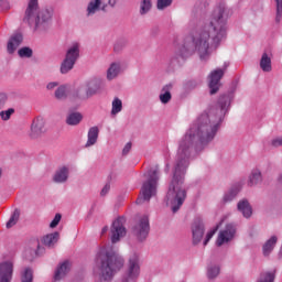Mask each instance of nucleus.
<instances>
[{
	"label": "nucleus",
	"instance_id": "nucleus-15",
	"mask_svg": "<svg viewBox=\"0 0 282 282\" xmlns=\"http://www.w3.org/2000/svg\"><path fill=\"white\" fill-rule=\"evenodd\" d=\"M23 43V35L21 33H15L11 36L8 42V52L9 54H13V52Z\"/></svg>",
	"mask_w": 282,
	"mask_h": 282
},
{
	"label": "nucleus",
	"instance_id": "nucleus-25",
	"mask_svg": "<svg viewBox=\"0 0 282 282\" xmlns=\"http://www.w3.org/2000/svg\"><path fill=\"white\" fill-rule=\"evenodd\" d=\"M99 8H100V0H91L87 7L88 17H91V14H96Z\"/></svg>",
	"mask_w": 282,
	"mask_h": 282
},
{
	"label": "nucleus",
	"instance_id": "nucleus-45",
	"mask_svg": "<svg viewBox=\"0 0 282 282\" xmlns=\"http://www.w3.org/2000/svg\"><path fill=\"white\" fill-rule=\"evenodd\" d=\"M110 188H111V186L109 184H106L104 186V188L101 189V195H107V193H109Z\"/></svg>",
	"mask_w": 282,
	"mask_h": 282
},
{
	"label": "nucleus",
	"instance_id": "nucleus-47",
	"mask_svg": "<svg viewBox=\"0 0 282 282\" xmlns=\"http://www.w3.org/2000/svg\"><path fill=\"white\" fill-rule=\"evenodd\" d=\"M3 6H6V8H9V4L6 0H0V8H3Z\"/></svg>",
	"mask_w": 282,
	"mask_h": 282
},
{
	"label": "nucleus",
	"instance_id": "nucleus-30",
	"mask_svg": "<svg viewBox=\"0 0 282 282\" xmlns=\"http://www.w3.org/2000/svg\"><path fill=\"white\" fill-rule=\"evenodd\" d=\"M55 97L57 98V100H65V98H67V87H58L55 91Z\"/></svg>",
	"mask_w": 282,
	"mask_h": 282
},
{
	"label": "nucleus",
	"instance_id": "nucleus-6",
	"mask_svg": "<svg viewBox=\"0 0 282 282\" xmlns=\"http://www.w3.org/2000/svg\"><path fill=\"white\" fill-rule=\"evenodd\" d=\"M79 55H80V45L78 43H74L66 53V57L61 66V72L63 74H67V72H70V69H74V65H76V61H78Z\"/></svg>",
	"mask_w": 282,
	"mask_h": 282
},
{
	"label": "nucleus",
	"instance_id": "nucleus-44",
	"mask_svg": "<svg viewBox=\"0 0 282 282\" xmlns=\"http://www.w3.org/2000/svg\"><path fill=\"white\" fill-rule=\"evenodd\" d=\"M273 147H282V138H278L272 141Z\"/></svg>",
	"mask_w": 282,
	"mask_h": 282
},
{
	"label": "nucleus",
	"instance_id": "nucleus-12",
	"mask_svg": "<svg viewBox=\"0 0 282 282\" xmlns=\"http://www.w3.org/2000/svg\"><path fill=\"white\" fill-rule=\"evenodd\" d=\"M224 77V69L218 68L209 75V89L210 94H217L219 91V80Z\"/></svg>",
	"mask_w": 282,
	"mask_h": 282
},
{
	"label": "nucleus",
	"instance_id": "nucleus-48",
	"mask_svg": "<svg viewBox=\"0 0 282 282\" xmlns=\"http://www.w3.org/2000/svg\"><path fill=\"white\" fill-rule=\"evenodd\" d=\"M107 230H109V227H104L101 230V235H106Z\"/></svg>",
	"mask_w": 282,
	"mask_h": 282
},
{
	"label": "nucleus",
	"instance_id": "nucleus-37",
	"mask_svg": "<svg viewBox=\"0 0 282 282\" xmlns=\"http://www.w3.org/2000/svg\"><path fill=\"white\" fill-rule=\"evenodd\" d=\"M173 3V0H158L156 8L158 10H164V8H169Z\"/></svg>",
	"mask_w": 282,
	"mask_h": 282
},
{
	"label": "nucleus",
	"instance_id": "nucleus-9",
	"mask_svg": "<svg viewBox=\"0 0 282 282\" xmlns=\"http://www.w3.org/2000/svg\"><path fill=\"white\" fill-rule=\"evenodd\" d=\"M124 221H127L124 217H119L112 223L110 229V239L112 243H118L122 237H126L127 228H124Z\"/></svg>",
	"mask_w": 282,
	"mask_h": 282
},
{
	"label": "nucleus",
	"instance_id": "nucleus-32",
	"mask_svg": "<svg viewBox=\"0 0 282 282\" xmlns=\"http://www.w3.org/2000/svg\"><path fill=\"white\" fill-rule=\"evenodd\" d=\"M219 275V267H208L207 269V276L208 279H215L216 276Z\"/></svg>",
	"mask_w": 282,
	"mask_h": 282
},
{
	"label": "nucleus",
	"instance_id": "nucleus-42",
	"mask_svg": "<svg viewBox=\"0 0 282 282\" xmlns=\"http://www.w3.org/2000/svg\"><path fill=\"white\" fill-rule=\"evenodd\" d=\"M61 219H62L61 214H56L54 219L50 224V228H56V226H58V224H61Z\"/></svg>",
	"mask_w": 282,
	"mask_h": 282
},
{
	"label": "nucleus",
	"instance_id": "nucleus-1",
	"mask_svg": "<svg viewBox=\"0 0 282 282\" xmlns=\"http://www.w3.org/2000/svg\"><path fill=\"white\" fill-rule=\"evenodd\" d=\"M229 105L230 97H220L219 108H212L209 112L200 115L196 123L191 127L181 140L173 178L166 195L167 206H171L173 213H177L186 199V188L182 184H184V175H186V169H188L191 147L197 144V142H200V144L210 142L215 138L219 130V124H221V118L226 113V107Z\"/></svg>",
	"mask_w": 282,
	"mask_h": 282
},
{
	"label": "nucleus",
	"instance_id": "nucleus-2",
	"mask_svg": "<svg viewBox=\"0 0 282 282\" xmlns=\"http://www.w3.org/2000/svg\"><path fill=\"white\" fill-rule=\"evenodd\" d=\"M228 17H230V10L225 4L216 7L210 20L193 34L192 43L188 41L185 42L181 48V57L187 58V56H191L195 52L199 54L202 61L210 56L213 50H217L221 40L226 39Z\"/></svg>",
	"mask_w": 282,
	"mask_h": 282
},
{
	"label": "nucleus",
	"instance_id": "nucleus-46",
	"mask_svg": "<svg viewBox=\"0 0 282 282\" xmlns=\"http://www.w3.org/2000/svg\"><path fill=\"white\" fill-rule=\"evenodd\" d=\"M54 87H58V83L53 82V83L47 84V86H46L47 89H54Z\"/></svg>",
	"mask_w": 282,
	"mask_h": 282
},
{
	"label": "nucleus",
	"instance_id": "nucleus-38",
	"mask_svg": "<svg viewBox=\"0 0 282 282\" xmlns=\"http://www.w3.org/2000/svg\"><path fill=\"white\" fill-rule=\"evenodd\" d=\"M14 113V108H10L8 110H3L0 112V117L2 120H10V117Z\"/></svg>",
	"mask_w": 282,
	"mask_h": 282
},
{
	"label": "nucleus",
	"instance_id": "nucleus-14",
	"mask_svg": "<svg viewBox=\"0 0 282 282\" xmlns=\"http://www.w3.org/2000/svg\"><path fill=\"white\" fill-rule=\"evenodd\" d=\"M12 262H3L0 264V282H11L13 272Z\"/></svg>",
	"mask_w": 282,
	"mask_h": 282
},
{
	"label": "nucleus",
	"instance_id": "nucleus-29",
	"mask_svg": "<svg viewBox=\"0 0 282 282\" xmlns=\"http://www.w3.org/2000/svg\"><path fill=\"white\" fill-rule=\"evenodd\" d=\"M171 87H173L172 85H166L163 88V94L160 95V100L161 102H163V105H166V102H169V100H171V91H169V89H171Z\"/></svg>",
	"mask_w": 282,
	"mask_h": 282
},
{
	"label": "nucleus",
	"instance_id": "nucleus-41",
	"mask_svg": "<svg viewBox=\"0 0 282 282\" xmlns=\"http://www.w3.org/2000/svg\"><path fill=\"white\" fill-rule=\"evenodd\" d=\"M8 102V94L0 93V109H3Z\"/></svg>",
	"mask_w": 282,
	"mask_h": 282
},
{
	"label": "nucleus",
	"instance_id": "nucleus-31",
	"mask_svg": "<svg viewBox=\"0 0 282 282\" xmlns=\"http://www.w3.org/2000/svg\"><path fill=\"white\" fill-rule=\"evenodd\" d=\"M258 282H274V271L262 273Z\"/></svg>",
	"mask_w": 282,
	"mask_h": 282
},
{
	"label": "nucleus",
	"instance_id": "nucleus-5",
	"mask_svg": "<svg viewBox=\"0 0 282 282\" xmlns=\"http://www.w3.org/2000/svg\"><path fill=\"white\" fill-rule=\"evenodd\" d=\"M145 181L141 187L140 196L137 198V204L149 202L155 193H158V182L160 181V170L158 167L150 169L144 174Z\"/></svg>",
	"mask_w": 282,
	"mask_h": 282
},
{
	"label": "nucleus",
	"instance_id": "nucleus-17",
	"mask_svg": "<svg viewBox=\"0 0 282 282\" xmlns=\"http://www.w3.org/2000/svg\"><path fill=\"white\" fill-rule=\"evenodd\" d=\"M69 177V167L67 166H62L59 167L54 176L53 180L54 182H56L57 184H63V182H65L67 178Z\"/></svg>",
	"mask_w": 282,
	"mask_h": 282
},
{
	"label": "nucleus",
	"instance_id": "nucleus-22",
	"mask_svg": "<svg viewBox=\"0 0 282 282\" xmlns=\"http://www.w3.org/2000/svg\"><path fill=\"white\" fill-rule=\"evenodd\" d=\"M260 67L262 72H272V59L268 56L267 53L262 55Z\"/></svg>",
	"mask_w": 282,
	"mask_h": 282
},
{
	"label": "nucleus",
	"instance_id": "nucleus-33",
	"mask_svg": "<svg viewBox=\"0 0 282 282\" xmlns=\"http://www.w3.org/2000/svg\"><path fill=\"white\" fill-rule=\"evenodd\" d=\"M22 282H32L33 281V274L31 269H25L22 273L21 278Z\"/></svg>",
	"mask_w": 282,
	"mask_h": 282
},
{
	"label": "nucleus",
	"instance_id": "nucleus-26",
	"mask_svg": "<svg viewBox=\"0 0 282 282\" xmlns=\"http://www.w3.org/2000/svg\"><path fill=\"white\" fill-rule=\"evenodd\" d=\"M122 111V100L120 98L116 97L112 100V109H111V116H118Z\"/></svg>",
	"mask_w": 282,
	"mask_h": 282
},
{
	"label": "nucleus",
	"instance_id": "nucleus-39",
	"mask_svg": "<svg viewBox=\"0 0 282 282\" xmlns=\"http://www.w3.org/2000/svg\"><path fill=\"white\" fill-rule=\"evenodd\" d=\"M237 193H239V189H232L231 192H229L228 194L225 195L224 199L226 202H232V199H235V197H237Z\"/></svg>",
	"mask_w": 282,
	"mask_h": 282
},
{
	"label": "nucleus",
	"instance_id": "nucleus-21",
	"mask_svg": "<svg viewBox=\"0 0 282 282\" xmlns=\"http://www.w3.org/2000/svg\"><path fill=\"white\" fill-rule=\"evenodd\" d=\"M276 241H278L276 236H273L263 245L264 257L270 256V252H272V250H274V246H276Z\"/></svg>",
	"mask_w": 282,
	"mask_h": 282
},
{
	"label": "nucleus",
	"instance_id": "nucleus-18",
	"mask_svg": "<svg viewBox=\"0 0 282 282\" xmlns=\"http://www.w3.org/2000/svg\"><path fill=\"white\" fill-rule=\"evenodd\" d=\"M70 268L72 265L69 264V261H64L62 264H59L55 271V281H61V279H63V276L69 272Z\"/></svg>",
	"mask_w": 282,
	"mask_h": 282
},
{
	"label": "nucleus",
	"instance_id": "nucleus-13",
	"mask_svg": "<svg viewBox=\"0 0 282 282\" xmlns=\"http://www.w3.org/2000/svg\"><path fill=\"white\" fill-rule=\"evenodd\" d=\"M193 243H199L204 237V223L202 218H196L192 225Z\"/></svg>",
	"mask_w": 282,
	"mask_h": 282
},
{
	"label": "nucleus",
	"instance_id": "nucleus-28",
	"mask_svg": "<svg viewBox=\"0 0 282 282\" xmlns=\"http://www.w3.org/2000/svg\"><path fill=\"white\" fill-rule=\"evenodd\" d=\"M19 217H21V212H19V209H15L7 223V228H12L13 226H17Z\"/></svg>",
	"mask_w": 282,
	"mask_h": 282
},
{
	"label": "nucleus",
	"instance_id": "nucleus-49",
	"mask_svg": "<svg viewBox=\"0 0 282 282\" xmlns=\"http://www.w3.org/2000/svg\"><path fill=\"white\" fill-rule=\"evenodd\" d=\"M86 94H87V96H91V93L89 91V89L86 90Z\"/></svg>",
	"mask_w": 282,
	"mask_h": 282
},
{
	"label": "nucleus",
	"instance_id": "nucleus-35",
	"mask_svg": "<svg viewBox=\"0 0 282 282\" xmlns=\"http://www.w3.org/2000/svg\"><path fill=\"white\" fill-rule=\"evenodd\" d=\"M21 58H30L32 56V50L30 47H22L18 52Z\"/></svg>",
	"mask_w": 282,
	"mask_h": 282
},
{
	"label": "nucleus",
	"instance_id": "nucleus-11",
	"mask_svg": "<svg viewBox=\"0 0 282 282\" xmlns=\"http://www.w3.org/2000/svg\"><path fill=\"white\" fill-rule=\"evenodd\" d=\"M236 229L232 225H227L226 229L221 230L218 234V238L216 240V246L220 247L224 246V243H228V241H232V238L235 237Z\"/></svg>",
	"mask_w": 282,
	"mask_h": 282
},
{
	"label": "nucleus",
	"instance_id": "nucleus-40",
	"mask_svg": "<svg viewBox=\"0 0 282 282\" xmlns=\"http://www.w3.org/2000/svg\"><path fill=\"white\" fill-rule=\"evenodd\" d=\"M219 227H216L214 229H212L207 235H206V238L204 240V246H208V241H210V239H213V237H215V232H217V229Z\"/></svg>",
	"mask_w": 282,
	"mask_h": 282
},
{
	"label": "nucleus",
	"instance_id": "nucleus-34",
	"mask_svg": "<svg viewBox=\"0 0 282 282\" xmlns=\"http://www.w3.org/2000/svg\"><path fill=\"white\" fill-rule=\"evenodd\" d=\"M275 3H276L275 21H276V23H281V19H282V0H275Z\"/></svg>",
	"mask_w": 282,
	"mask_h": 282
},
{
	"label": "nucleus",
	"instance_id": "nucleus-3",
	"mask_svg": "<svg viewBox=\"0 0 282 282\" xmlns=\"http://www.w3.org/2000/svg\"><path fill=\"white\" fill-rule=\"evenodd\" d=\"M96 264L99 268L100 281H111L116 272L124 265V260L113 251V248L104 246L97 252Z\"/></svg>",
	"mask_w": 282,
	"mask_h": 282
},
{
	"label": "nucleus",
	"instance_id": "nucleus-7",
	"mask_svg": "<svg viewBox=\"0 0 282 282\" xmlns=\"http://www.w3.org/2000/svg\"><path fill=\"white\" fill-rule=\"evenodd\" d=\"M138 276H140V256L133 253L129 259L122 282H135L138 281Z\"/></svg>",
	"mask_w": 282,
	"mask_h": 282
},
{
	"label": "nucleus",
	"instance_id": "nucleus-27",
	"mask_svg": "<svg viewBox=\"0 0 282 282\" xmlns=\"http://www.w3.org/2000/svg\"><path fill=\"white\" fill-rule=\"evenodd\" d=\"M261 182V172L259 170H253L249 177V186H254V184H259Z\"/></svg>",
	"mask_w": 282,
	"mask_h": 282
},
{
	"label": "nucleus",
	"instance_id": "nucleus-24",
	"mask_svg": "<svg viewBox=\"0 0 282 282\" xmlns=\"http://www.w3.org/2000/svg\"><path fill=\"white\" fill-rule=\"evenodd\" d=\"M82 120H83V115H80L79 112H73L68 115L66 122L67 124H70L72 127H74L76 124H80Z\"/></svg>",
	"mask_w": 282,
	"mask_h": 282
},
{
	"label": "nucleus",
	"instance_id": "nucleus-50",
	"mask_svg": "<svg viewBox=\"0 0 282 282\" xmlns=\"http://www.w3.org/2000/svg\"><path fill=\"white\" fill-rule=\"evenodd\" d=\"M37 250H41V247H40V246H37Z\"/></svg>",
	"mask_w": 282,
	"mask_h": 282
},
{
	"label": "nucleus",
	"instance_id": "nucleus-51",
	"mask_svg": "<svg viewBox=\"0 0 282 282\" xmlns=\"http://www.w3.org/2000/svg\"><path fill=\"white\" fill-rule=\"evenodd\" d=\"M0 177H1V170H0Z\"/></svg>",
	"mask_w": 282,
	"mask_h": 282
},
{
	"label": "nucleus",
	"instance_id": "nucleus-16",
	"mask_svg": "<svg viewBox=\"0 0 282 282\" xmlns=\"http://www.w3.org/2000/svg\"><path fill=\"white\" fill-rule=\"evenodd\" d=\"M58 239H61V234H58V231H55L53 234H48L42 237L41 242L47 248H53L55 243H58Z\"/></svg>",
	"mask_w": 282,
	"mask_h": 282
},
{
	"label": "nucleus",
	"instance_id": "nucleus-4",
	"mask_svg": "<svg viewBox=\"0 0 282 282\" xmlns=\"http://www.w3.org/2000/svg\"><path fill=\"white\" fill-rule=\"evenodd\" d=\"M37 10L39 0H30L25 11V20L29 21L30 24L34 23L36 30H45L52 19V12H50V10L37 12Z\"/></svg>",
	"mask_w": 282,
	"mask_h": 282
},
{
	"label": "nucleus",
	"instance_id": "nucleus-20",
	"mask_svg": "<svg viewBox=\"0 0 282 282\" xmlns=\"http://www.w3.org/2000/svg\"><path fill=\"white\" fill-rule=\"evenodd\" d=\"M238 210L242 213L247 219L252 216V207L248 200L243 199L238 203Z\"/></svg>",
	"mask_w": 282,
	"mask_h": 282
},
{
	"label": "nucleus",
	"instance_id": "nucleus-36",
	"mask_svg": "<svg viewBox=\"0 0 282 282\" xmlns=\"http://www.w3.org/2000/svg\"><path fill=\"white\" fill-rule=\"evenodd\" d=\"M151 0H142L141 2V14H147V12H149V10H151Z\"/></svg>",
	"mask_w": 282,
	"mask_h": 282
},
{
	"label": "nucleus",
	"instance_id": "nucleus-43",
	"mask_svg": "<svg viewBox=\"0 0 282 282\" xmlns=\"http://www.w3.org/2000/svg\"><path fill=\"white\" fill-rule=\"evenodd\" d=\"M129 151H131V142H128L124 148H123V155H127V153H129Z\"/></svg>",
	"mask_w": 282,
	"mask_h": 282
},
{
	"label": "nucleus",
	"instance_id": "nucleus-23",
	"mask_svg": "<svg viewBox=\"0 0 282 282\" xmlns=\"http://www.w3.org/2000/svg\"><path fill=\"white\" fill-rule=\"evenodd\" d=\"M120 74V64L112 63L107 70V78L108 80H113Z\"/></svg>",
	"mask_w": 282,
	"mask_h": 282
},
{
	"label": "nucleus",
	"instance_id": "nucleus-8",
	"mask_svg": "<svg viewBox=\"0 0 282 282\" xmlns=\"http://www.w3.org/2000/svg\"><path fill=\"white\" fill-rule=\"evenodd\" d=\"M150 230H151V227L149 225V216L147 215L140 217L137 220V224L134 225V227L132 228V232L139 241H144V239L149 237Z\"/></svg>",
	"mask_w": 282,
	"mask_h": 282
},
{
	"label": "nucleus",
	"instance_id": "nucleus-19",
	"mask_svg": "<svg viewBox=\"0 0 282 282\" xmlns=\"http://www.w3.org/2000/svg\"><path fill=\"white\" fill-rule=\"evenodd\" d=\"M98 133H100V130H98V127H91L88 130V140L86 143V148L94 147V144L98 142Z\"/></svg>",
	"mask_w": 282,
	"mask_h": 282
},
{
	"label": "nucleus",
	"instance_id": "nucleus-10",
	"mask_svg": "<svg viewBox=\"0 0 282 282\" xmlns=\"http://www.w3.org/2000/svg\"><path fill=\"white\" fill-rule=\"evenodd\" d=\"M47 129L45 128V119H43V117H37L33 119L31 124L30 138H41V135H43V133H45Z\"/></svg>",
	"mask_w": 282,
	"mask_h": 282
}]
</instances>
